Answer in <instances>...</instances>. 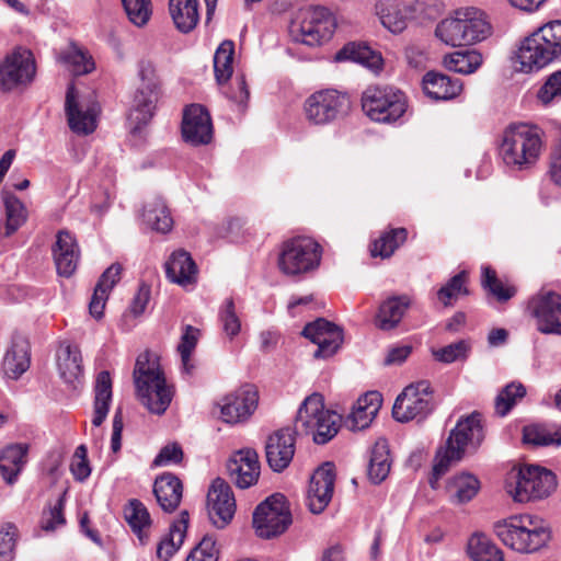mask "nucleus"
Masks as SVG:
<instances>
[{"instance_id":"1","label":"nucleus","mask_w":561,"mask_h":561,"mask_svg":"<svg viewBox=\"0 0 561 561\" xmlns=\"http://www.w3.org/2000/svg\"><path fill=\"white\" fill-rule=\"evenodd\" d=\"M341 416L324 409L319 393L307 397L298 409L294 430L280 428L271 434L265 443V456L270 468L284 471L291 462L296 450L295 434H311L316 444H325L339 432Z\"/></svg>"},{"instance_id":"2","label":"nucleus","mask_w":561,"mask_h":561,"mask_svg":"<svg viewBox=\"0 0 561 561\" xmlns=\"http://www.w3.org/2000/svg\"><path fill=\"white\" fill-rule=\"evenodd\" d=\"M133 378L141 404L152 414H164L174 397V387L168 382L157 354L150 351L140 353Z\"/></svg>"},{"instance_id":"3","label":"nucleus","mask_w":561,"mask_h":561,"mask_svg":"<svg viewBox=\"0 0 561 561\" xmlns=\"http://www.w3.org/2000/svg\"><path fill=\"white\" fill-rule=\"evenodd\" d=\"M484 438L481 415L472 413L458 420L450 431L445 446H442L435 456L433 473L430 483L436 489L438 480L448 471L449 467L462 459L469 449L476 450Z\"/></svg>"},{"instance_id":"4","label":"nucleus","mask_w":561,"mask_h":561,"mask_svg":"<svg viewBox=\"0 0 561 561\" xmlns=\"http://www.w3.org/2000/svg\"><path fill=\"white\" fill-rule=\"evenodd\" d=\"M495 536L508 548L520 553H533L543 548L551 538L548 524L530 514L513 515L493 525Z\"/></svg>"},{"instance_id":"5","label":"nucleus","mask_w":561,"mask_h":561,"mask_svg":"<svg viewBox=\"0 0 561 561\" xmlns=\"http://www.w3.org/2000/svg\"><path fill=\"white\" fill-rule=\"evenodd\" d=\"M542 149L541 130L527 124H512L501 136L499 156L513 171H524L539 159Z\"/></svg>"},{"instance_id":"6","label":"nucleus","mask_w":561,"mask_h":561,"mask_svg":"<svg viewBox=\"0 0 561 561\" xmlns=\"http://www.w3.org/2000/svg\"><path fill=\"white\" fill-rule=\"evenodd\" d=\"M561 56V20L538 27L518 48V70L525 73L538 71Z\"/></svg>"},{"instance_id":"7","label":"nucleus","mask_w":561,"mask_h":561,"mask_svg":"<svg viewBox=\"0 0 561 561\" xmlns=\"http://www.w3.org/2000/svg\"><path fill=\"white\" fill-rule=\"evenodd\" d=\"M557 488L556 476L539 466H523L507 473L505 490L519 503L548 497Z\"/></svg>"},{"instance_id":"8","label":"nucleus","mask_w":561,"mask_h":561,"mask_svg":"<svg viewBox=\"0 0 561 561\" xmlns=\"http://www.w3.org/2000/svg\"><path fill=\"white\" fill-rule=\"evenodd\" d=\"M335 15L325 7L300 9L289 26V35L295 43L319 46L328 42L336 28Z\"/></svg>"},{"instance_id":"9","label":"nucleus","mask_w":561,"mask_h":561,"mask_svg":"<svg viewBox=\"0 0 561 561\" xmlns=\"http://www.w3.org/2000/svg\"><path fill=\"white\" fill-rule=\"evenodd\" d=\"M322 248L311 238L296 237L282 244L277 265L280 272L296 276L316 270L321 262Z\"/></svg>"},{"instance_id":"10","label":"nucleus","mask_w":561,"mask_h":561,"mask_svg":"<svg viewBox=\"0 0 561 561\" xmlns=\"http://www.w3.org/2000/svg\"><path fill=\"white\" fill-rule=\"evenodd\" d=\"M351 108L350 98L335 89L310 94L302 104V114L311 126H327L344 117Z\"/></svg>"},{"instance_id":"11","label":"nucleus","mask_w":561,"mask_h":561,"mask_svg":"<svg viewBox=\"0 0 561 561\" xmlns=\"http://www.w3.org/2000/svg\"><path fill=\"white\" fill-rule=\"evenodd\" d=\"M362 107L371 121L392 123L402 117L408 103L400 90L389 85H374L364 91Z\"/></svg>"},{"instance_id":"12","label":"nucleus","mask_w":561,"mask_h":561,"mask_svg":"<svg viewBox=\"0 0 561 561\" xmlns=\"http://www.w3.org/2000/svg\"><path fill=\"white\" fill-rule=\"evenodd\" d=\"M138 78L140 83L129 112V121L135 124V128H140L152 118L160 96V80L151 60L139 61Z\"/></svg>"},{"instance_id":"13","label":"nucleus","mask_w":561,"mask_h":561,"mask_svg":"<svg viewBox=\"0 0 561 561\" xmlns=\"http://www.w3.org/2000/svg\"><path fill=\"white\" fill-rule=\"evenodd\" d=\"M293 523L289 504L280 493L260 503L253 513V527L259 537L271 539L284 534Z\"/></svg>"},{"instance_id":"14","label":"nucleus","mask_w":561,"mask_h":561,"mask_svg":"<svg viewBox=\"0 0 561 561\" xmlns=\"http://www.w3.org/2000/svg\"><path fill=\"white\" fill-rule=\"evenodd\" d=\"M433 390L427 380L411 383L398 396L392 415L399 422H409L426 417L433 410Z\"/></svg>"},{"instance_id":"15","label":"nucleus","mask_w":561,"mask_h":561,"mask_svg":"<svg viewBox=\"0 0 561 561\" xmlns=\"http://www.w3.org/2000/svg\"><path fill=\"white\" fill-rule=\"evenodd\" d=\"M528 309L540 333L561 335V295L541 290L529 300Z\"/></svg>"},{"instance_id":"16","label":"nucleus","mask_w":561,"mask_h":561,"mask_svg":"<svg viewBox=\"0 0 561 561\" xmlns=\"http://www.w3.org/2000/svg\"><path fill=\"white\" fill-rule=\"evenodd\" d=\"M35 64L31 50L19 48L9 55L0 66V87L10 91L32 81Z\"/></svg>"},{"instance_id":"17","label":"nucleus","mask_w":561,"mask_h":561,"mask_svg":"<svg viewBox=\"0 0 561 561\" xmlns=\"http://www.w3.org/2000/svg\"><path fill=\"white\" fill-rule=\"evenodd\" d=\"M259 392L253 385H244L221 399L220 416L226 423H239L253 414L257 407Z\"/></svg>"},{"instance_id":"18","label":"nucleus","mask_w":561,"mask_h":561,"mask_svg":"<svg viewBox=\"0 0 561 561\" xmlns=\"http://www.w3.org/2000/svg\"><path fill=\"white\" fill-rule=\"evenodd\" d=\"M302 335L318 345L313 353L314 358L333 356L343 343L342 329L323 318L308 323L302 330Z\"/></svg>"},{"instance_id":"19","label":"nucleus","mask_w":561,"mask_h":561,"mask_svg":"<svg viewBox=\"0 0 561 561\" xmlns=\"http://www.w3.org/2000/svg\"><path fill=\"white\" fill-rule=\"evenodd\" d=\"M100 107L95 102L77 101V92L70 84L66 94V114L70 129L79 135H88L96 128Z\"/></svg>"},{"instance_id":"20","label":"nucleus","mask_w":561,"mask_h":561,"mask_svg":"<svg viewBox=\"0 0 561 561\" xmlns=\"http://www.w3.org/2000/svg\"><path fill=\"white\" fill-rule=\"evenodd\" d=\"M208 514L217 528L226 527L233 518L236 500L230 485L222 479L213 481L207 494Z\"/></svg>"},{"instance_id":"21","label":"nucleus","mask_w":561,"mask_h":561,"mask_svg":"<svg viewBox=\"0 0 561 561\" xmlns=\"http://www.w3.org/2000/svg\"><path fill=\"white\" fill-rule=\"evenodd\" d=\"M334 484L335 470L332 463L325 462L313 472L307 492V504L313 514L322 513L329 505Z\"/></svg>"},{"instance_id":"22","label":"nucleus","mask_w":561,"mask_h":561,"mask_svg":"<svg viewBox=\"0 0 561 561\" xmlns=\"http://www.w3.org/2000/svg\"><path fill=\"white\" fill-rule=\"evenodd\" d=\"M182 135L193 146L207 145L213 139V124L207 110L199 104H192L184 110Z\"/></svg>"},{"instance_id":"23","label":"nucleus","mask_w":561,"mask_h":561,"mask_svg":"<svg viewBox=\"0 0 561 561\" xmlns=\"http://www.w3.org/2000/svg\"><path fill=\"white\" fill-rule=\"evenodd\" d=\"M227 471L233 483L240 489L255 484L260 477L259 456L253 449H242L231 456Z\"/></svg>"},{"instance_id":"24","label":"nucleus","mask_w":561,"mask_h":561,"mask_svg":"<svg viewBox=\"0 0 561 561\" xmlns=\"http://www.w3.org/2000/svg\"><path fill=\"white\" fill-rule=\"evenodd\" d=\"M53 257L58 275L70 277L77 270L80 260V249L76 237L68 230L56 234L53 245Z\"/></svg>"},{"instance_id":"25","label":"nucleus","mask_w":561,"mask_h":561,"mask_svg":"<svg viewBox=\"0 0 561 561\" xmlns=\"http://www.w3.org/2000/svg\"><path fill=\"white\" fill-rule=\"evenodd\" d=\"M375 10L381 24L393 34L407 28L413 13L412 7L402 0H378Z\"/></svg>"},{"instance_id":"26","label":"nucleus","mask_w":561,"mask_h":561,"mask_svg":"<svg viewBox=\"0 0 561 561\" xmlns=\"http://www.w3.org/2000/svg\"><path fill=\"white\" fill-rule=\"evenodd\" d=\"M382 404L378 391H368L359 397L346 419V426L352 431H360L369 426Z\"/></svg>"},{"instance_id":"27","label":"nucleus","mask_w":561,"mask_h":561,"mask_svg":"<svg viewBox=\"0 0 561 561\" xmlns=\"http://www.w3.org/2000/svg\"><path fill=\"white\" fill-rule=\"evenodd\" d=\"M56 365L65 382L73 385L78 381L83 374L79 347L68 341L61 342L56 351Z\"/></svg>"},{"instance_id":"28","label":"nucleus","mask_w":561,"mask_h":561,"mask_svg":"<svg viewBox=\"0 0 561 561\" xmlns=\"http://www.w3.org/2000/svg\"><path fill=\"white\" fill-rule=\"evenodd\" d=\"M165 273L170 282L183 287L195 284L197 279V266L190 253L184 250L171 254L165 263Z\"/></svg>"},{"instance_id":"29","label":"nucleus","mask_w":561,"mask_h":561,"mask_svg":"<svg viewBox=\"0 0 561 561\" xmlns=\"http://www.w3.org/2000/svg\"><path fill=\"white\" fill-rule=\"evenodd\" d=\"M424 93L435 101H446L456 98L462 90L459 79L430 71L423 77Z\"/></svg>"},{"instance_id":"30","label":"nucleus","mask_w":561,"mask_h":561,"mask_svg":"<svg viewBox=\"0 0 561 561\" xmlns=\"http://www.w3.org/2000/svg\"><path fill=\"white\" fill-rule=\"evenodd\" d=\"M153 493L160 507L171 513L178 508L182 500L183 486L178 477L164 473L153 484Z\"/></svg>"},{"instance_id":"31","label":"nucleus","mask_w":561,"mask_h":561,"mask_svg":"<svg viewBox=\"0 0 561 561\" xmlns=\"http://www.w3.org/2000/svg\"><path fill=\"white\" fill-rule=\"evenodd\" d=\"M411 298L408 295L387 298L379 307L376 317V327L382 331L397 328L411 306Z\"/></svg>"},{"instance_id":"32","label":"nucleus","mask_w":561,"mask_h":561,"mask_svg":"<svg viewBox=\"0 0 561 561\" xmlns=\"http://www.w3.org/2000/svg\"><path fill=\"white\" fill-rule=\"evenodd\" d=\"M457 15L461 18L467 45L482 42L490 36L491 25L481 10L472 7L462 8L457 10Z\"/></svg>"},{"instance_id":"33","label":"nucleus","mask_w":561,"mask_h":561,"mask_svg":"<svg viewBox=\"0 0 561 561\" xmlns=\"http://www.w3.org/2000/svg\"><path fill=\"white\" fill-rule=\"evenodd\" d=\"M30 345L27 341L24 339L14 340L3 358L4 374L11 379H18L30 368Z\"/></svg>"},{"instance_id":"34","label":"nucleus","mask_w":561,"mask_h":561,"mask_svg":"<svg viewBox=\"0 0 561 561\" xmlns=\"http://www.w3.org/2000/svg\"><path fill=\"white\" fill-rule=\"evenodd\" d=\"M27 447L22 444L7 446L0 453V473L8 484H13L26 463Z\"/></svg>"},{"instance_id":"35","label":"nucleus","mask_w":561,"mask_h":561,"mask_svg":"<svg viewBox=\"0 0 561 561\" xmlns=\"http://www.w3.org/2000/svg\"><path fill=\"white\" fill-rule=\"evenodd\" d=\"M121 273H122L121 265L112 264L101 275V277L95 286L90 305H89L90 313L94 318L100 319L103 316V309L105 307L107 294L114 287V285L119 280Z\"/></svg>"},{"instance_id":"36","label":"nucleus","mask_w":561,"mask_h":561,"mask_svg":"<svg viewBox=\"0 0 561 561\" xmlns=\"http://www.w3.org/2000/svg\"><path fill=\"white\" fill-rule=\"evenodd\" d=\"M336 60H351L377 72L382 68L383 60L378 51L363 43H348L336 54Z\"/></svg>"},{"instance_id":"37","label":"nucleus","mask_w":561,"mask_h":561,"mask_svg":"<svg viewBox=\"0 0 561 561\" xmlns=\"http://www.w3.org/2000/svg\"><path fill=\"white\" fill-rule=\"evenodd\" d=\"M336 60H351L377 72L382 68L383 60L378 51L363 43H348L336 54Z\"/></svg>"},{"instance_id":"38","label":"nucleus","mask_w":561,"mask_h":561,"mask_svg":"<svg viewBox=\"0 0 561 561\" xmlns=\"http://www.w3.org/2000/svg\"><path fill=\"white\" fill-rule=\"evenodd\" d=\"M124 517L140 543H147L151 518L144 503L136 499L130 500L124 507Z\"/></svg>"},{"instance_id":"39","label":"nucleus","mask_w":561,"mask_h":561,"mask_svg":"<svg viewBox=\"0 0 561 561\" xmlns=\"http://www.w3.org/2000/svg\"><path fill=\"white\" fill-rule=\"evenodd\" d=\"M112 401V379L110 373L98 374L94 385V409L92 424L99 427L106 419Z\"/></svg>"},{"instance_id":"40","label":"nucleus","mask_w":561,"mask_h":561,"mask_svg":"<svg viewBox=\"0 0 561 561\" xmlns=\"http://www.w3.org/2000/svg\"><path fill=\"white\" fill-rule=\"evenodd\" d=\"M171 18L179 31L188 33L199 21L198 0H169Z\"/></svg>"},{"instance_id":"41","label":"nucleus","mask_w":561,"mask_h":561,"mask_svg":"<svg viewBox=\"0 0 561 561\" xmlns=\"http://www.w3.org/2000/svg\"><path fill=\"white\" fill-rule=\"evenodd\" d=\"M142 220L148 227L160 233H167L173 227L170 210L160 197H154L145 204Z\"/></svg>"},{"instance_id":"42","label":"nucleus","mask_w":561,"mask_h":561,"mask_svg":"<svg viewBox=\"0 0 561 561\" xmlns=\"http://www.w3.org/2000/svg\"><path fill=\"white\" fill-rule=\"evenodd\" d=\"M391 457L388 442L385 438H379L370 454L368 465V478L369 480L378 484L382 482L389 474L391 469Z\"/></svg>"},{"instance_id":"43","label":"nucleus","mask_w":561,"mask_h":561,"mask_svg":"<svg viewBox=\"0 0 561 561\" xmlns=\"http://www.w3.org/2000/svg\"><path fill=\"white\" fill-rule=\"evenodd\" d=\"M447 493L454 504H463L471 501L480 490L479 480L471 473L454 476L447 483Z\"/></svg>"},{"instance_id":"44","label":"nucleus","mask_w":561,"mask_h":561,"mask_svg":"<svg viewBox=\"0 0 561 561\" xmlns=\"http://www.w3.org/2000/svg\"><path fill=\"white\" fill-rule=\"evenodd\" d=\"M187 528V512H182L181 518L173 523L170 533L161 539L157 547V557L168 561L182 546Z\"/></svg>"},{"instance_id":"45","label":"nucleus","mask_w":561,"mask_h":561,"mask_svg":"<svg viewBox=\"0 0 561 561\" xmlns=\"http://www.w3.org/2000/svg\"><path fill=\"white\" fill-rule=\"evenodd\" d=\"M61 62L72 75L82 76L94 70L95 65L88 51L75 44H70L58 56Z\"/></svg>"},{"instance_id":"46","label":"nucleus","mask_w":561,"mask_h":561,"mask_svg":"<svg viewBox=\"0 0 561 561\" xmlns=\"http://www.w3.org/2000/svg\"><path fill=\"white\" fill-rule=\"evenodd\" d=\"M468 554L473 561H504L502 550L483 534L470 537Z\"/></svg>"},{"instance_id":"47","label":"nucleus","mask_w":561,"mask_h":561,"mask_svg":"<svg viewBox=\"0 0 561 561\" xmlns=\"http://www.w3.org/2000/svg\"><path fill=\"white\" fill-rule=\"evenodd\" d=\"M483 58L477 50L454 51L444 58V66L449 71L470 75L482 65Z\"/></svg>"},{"instance_id":"48","label":"nucleus","mask_w":561,"mask_h":561,"mask_svg":"<svg viewBox=\"0 0 561 561\" xmlns=\"http://www.w3.org/2000/svg\"><path fill=\"white\" fill-rule=\"evenodd\" d=\"M5 209L4 236L10 237L22 227L27 219L24 204L13 194L3 193Z\"/></svg>"},{"instance_id":"49","label":"nucleus","mask_w":561,"mask_h":561,"mask_svg":"<svg viewBox=\"0 0 561 561\" xmlns=\"http://www.w3.org/2000/svg\"><path fill=\"white\" fill-rule=\"evenodd\" d=\"M463 31L461 18L457 15L456 10L453 16L444 19L437 24L435 35L446 45L457 47L467 45Z\"/></svg>"},{"instance_id":"50","label":"nucleus","mask_w":561,"mask_h":561,"mask_svg":"<svg viewBox=\"0 0 561 561\" xmlns=\"http://www.w3.org/2000/svg\"><path fill=\"white\" fill-rule=\"evenodd\" d=\"M523 442L534 446L561 445V426L528 425L523 430Z\"/></svg>"},{"instance_id":"51","label":"nucleus","mask_w":561,"mask_h":561,"mask_svg":"<svg viewBox=\"0 0 561 561\" xmlns=\"http://www.w3.org/2000/svg\"><path fill=\"white\" fill-rule=\"evenodd\" d=\"M408 232L404 228L391 229L375 240L370 248L371 256L390 257L405 242Z\"/></svg>"},{"instance_id":"52","label":"nucleus","mask_w":561,"mask_h":561,"mask_svg":"<svg viewBox=\"0 0 561 561\" xmlns=\"http://www.w3.org/2000/svg\"><path fill=\"white\" fill-rule=\"evenodd\" d=\"M234 44L232 41H224L214 55V70L218 83L227 82L233 72L232 61Z\"/></svg>"},{"instance_id":"53","label":"nucleus","mask_w":561,"mask_h":561,"mask_svg":"<svg viewBox=\"0 0 561 561\" xmlns=\"http://www.w3.org/2000/svg\"><path fill=\"white\" fill-rule=\"evenodd\" d=\"M482 286L500 302H506L516 294L513 285L505 284L496 277V273L490 266L482 267Z\"/></svg>"},{"instance_id":"54","label":"nucleus","mask_w":561,"mask_h":561,"mask_svg":"<svg viewBox=\"0 0 561 561\" xmlns=\"http://www.w3.org/2000/svg\"><path fill=\"white\" fill-rule=\"evenodd\" d=\"M525 394L526 389L522 383L511 382L506 385L496 396L494 405L496 414L505 416Z\"/></svg>"},{"instance_id":"55","label":"nucleus","mask_w":561,"mask_h":561,"mask_svg":"<svg viewBox=\"0 0 561 561\" xmlns=\"http://www.w3.org/2000/svg\"><path fill=\"white\" fill-rule=\"evenodd\" d=\"M198 335L199 331L196 328L186 325L178 346V351L181 355L182 370L186 375H192L194 370L191 355L196 347Z\"/></svg>"},{"instance_id":"56","label":"nucleus","mask_w":561,"mask_h":561,"mask_svg":"<svg viewBox=\"0 0 561 561\" xmlns=\"http://www.w3.org/2000/svg\"><path fill=\"white\" fill-rule=\"evenodd\" d=\"M467 273L460 272L451 277L446 285L437 290L438 300L445 306L449 307L453 305V299H457L461 295H467L468 289L466 287Z\"/></svg>"},{"instance_id":"57","label":"nucleus","mask_w":561,"mask_h":561,"mask_svg":"<svg viewBox=\"0 0 561 561\" xmlns=\"http://www.w3.org/2000/svg\"><path fill=\"white\" fill-rule=\"evenodd\" d=\"M129 21L136 26H144L151 16L150 0H122Z\"/></svg>"},{"instance_id":"58","label":"nucleus","mask_w":561,"mask_h":561,"mask_svg":"<svg viewBox=\"0 0 561 561\" xmlns=\"http://www.w3.org/2000/svg\"><path fill=\"white\" fill-rule=\"evenodd\" d=\"M470 350V342L467 340H461L434 351L433 355L438 362L450 364L456 360L467 358Z\"/></svg>"},{"instance_id":"59","label":"nucleus","mask_w":561,"mask_h":561,"mask_svg":"<svg viewBox=\"0 0 561 561\" xmlns=\"http://www.w3.org/2000/svg\"><path fill=\"white\" fill-rule=\"evenodd\" d=\"M19 536L18 527L7 523L0 529V561H12L15 542Z\"/></svg>"},{"instance_id":"60","label":"nucleus","mask_w":561,"mask_h":561,"mask_svg":"<svg viewBox=\"0 0 561 561\" xmlns=\"http://www.w3.org/2000/svg\"><path fill=\"white\" fill-rule=\"evenodd\" d=\"M537 98L543 105H549L561 98V70L554 71L547 77L545 83L537 92Z\"/></svg>"},{"instance_id":"61","label":"nucleus","mask_w":561,"mask_h":561,"mask_svg":"<svg viewBox=\"0 0 561 561\" xmlns=\"http://www.w3.org/2000/svg\"><path fill=\"white\" fill-rule=\"evenodd\" d=\"M70 471L76 481L83 482L91 474V467L88 460V449L84 445H79L71 458Z\"/></svg>"},{"instance_id":"62","label":"nucleus","mask_w":561,"mask_h":561,"mask_svg":"<svg viewBox=\"0 0 561 561\" xmlns=\"http://www.w3.org/2000/svg\"><path fill=\"white\" fill-rule=\"evenodd\" d=\"M224 332L229 336H236L241 329V322L236 313L234 302L232 298L225 300V304L219 312Z\"/></svg>"},{"instance_id":"63","label":"nucleus","mask_w":561,"mask_h":561,"mask_svg":"<svg viewBox=\"0 0 561 561\" xmlns=\"http://www.w3.org/2000/svg\"><path fill=\"white\" fill-rule=\"evenodd\" d=\"M186 561H218L216 539L210 535L204 536L190 553Z\"/></svg>"},{"instance_id":"64","label":"nucleus","mask_w":561,"mask_h":561,"mask_svg":"<svg viewBox=\"0 0 561 561\" xmlns=\"http://www.w3.org/2000/svg\"><path fill=\"white\" fill-rule=\"evenodd\" d=\"M64 505L65 501L62 497H59L56 504L49 510L44 511L42 517V528L45 531H54L58 527L62 526L66 523L64 517Z\"/></svg>"}]
</instances>
